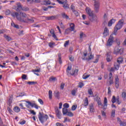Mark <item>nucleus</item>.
<instances>
[{
    "label": "nucleus",
    "mask_w": 126,
    "mask_h": 126,
    "mask_svg": "<svg viewBox=\"0 0 126 126\" xmlns=\"http://www.w3.org/2000/svg\"><path fill=\"white\" fill-rule=\"evenodd\" d=\"M7 110L8 112H9V113H10V114H11V113H12V110H11V108L10 107H7Z\"/></svg>",
    "instance_id": "13d9d810"
},
{
    "label": "nucleus",
    "mask_w": 126,
    "mask_h": 126,
    "mask_svg": "<svg viewBox=\"0 0 126 126\" xmlns=\"http://www.w3.org/2000/svg\"><path fill=\"white\" fill-rule=\"evenodd\" d=\"M123 62H124V58L123 57H119L117 60V63L121 64V63H123Z\"/></svg>",
    "instance_id": "412c9836"
},
{
    "label": "nucleus",
    "mask_w": 126,
    "mask_h": 126,
    "mask_svg": "<svg viewBox=\"0 0 126 126\" xmlns=\"http://www.w3.org/2000/svg\"><path fill=\"white\" fill-rule=\"evenodd\" d=\"M108 28H105L104 31L103 32V34L104 35L105 37H106V36H107V35H108Z\"/></svg>",
    "instance_id": "393cba45"
},
{
    "label": "nucleus",
    "mask_w": 126,
    "mask_h": 126,
    "mask_svg": "<svg viewBox=\"0 0 126 126\" xmlns=\"http://www.w3.org/2000/svg\"><path fill=\"white\" fill-rule=\"evenodd\" d=\"M73 12L74 13V14L76 15V16H78V15H79L78 12L75 10L73 11Z\"/></svg>",
    "instance_id": "4d7b16f0"
},
{
    "label": "nucleus",
    "mask_w": 126,
    "mask_h": 126,
    "mask_svg": "<svg viewBox=\"0 0 126 126\" xmlns=\"http://www.w3.org/2000/svg\"><path fill=\"white\" fill-rule=\"evenodd\" d=\"M88 94L89 95H92V96H93V91H92V89L88 90Z\"/></svg>",
    "instance_id": "c03bdc74"
},
{
    "label": "nucleus",
    "mask_w": 126,
    "mask_h": 126,
    "mask_svg": "<svg viewBox=\"0 0 126 126\" xmlns=\"http://www.w3.org/2000/svg\"><path fill=\"white\" fill-rule=\"evenodd\" d=\"M56 125L57 126H63V124H61L60 123H57Z\"/></svg>",
    "instance_id": "338daca9"
},
{
    "label": "nucleus",
    "mask_w": 126,
    "mask_h": 126,
    "mask_svg": "<svg viewBox=\"0 0 126 126\" xmlns=\"http://www.w3.org/2000/svg\"><path fill=\"white\" fill-rule=\"evenodd\" d=\"M66 115L69 117H73V113H72V112H68Z\"/></svg>",
    "instance_id": "a19ab883"
},
{
    "label": "nucleus",
    "mask_w": 126,
    "mask_h": 126,
    "mask_svg": "<svg viewBox=\"0 0 126 126\" xmlns=\"http://www.w3.org/2000/svg\"><path fill=\"white\" fill-rule=\"evenodd\" d=\"M5 14L6 15H9L10 14V10H6L5 11Z\"/></svg>",
    "instance_id": "bf43d9fd"
},
{
    "label": "nucleus",
    "mask_w": 126,
    "mask_h": 126,
    "mask_svg": "<svg viewBox=\"0 0 126 126\" xmlns=\"http://www.w3.org/2000/svg\"><path fill=\"white\" fill-rule=\"evenodd\" d=\"M84 36H85V34H84L83 32H81L80 33V40H82V38H83V37H84Z\"/></svg>",
    "instance_id": "58836bf2"
},
{
    "label": "nucleus",
    "mask_w": 126,
    "mask_h": 126,
    "mask_svg": "<svg viewBox=\"0 0 126 126\" xmlns=\"http://www.w3.org/2000/svg\"><path fill=\"white\" fill-rule=\"evenodd\" d=\"M62 16L63 18L64 19H68L69 17L65 14V13H62Z\"/></svg>",
    "instance_id": "5701e85b"
},
{
    "label": "nucleus",
    "mask_w": 126,
    "mask_h": 126,
    "mask_svg": "<svg viewBox=\"0 0 126 126\" xmlns=\"http://www.w3.org/2000/svg\"><path fill=\"white\" fill-rule=\"evenodd\" d=\"M38 101L41 105H44V101H43V100H42V99L39 98L38 99Z\"/></svg>",
    "instance_id": "3c124183"
},
{
    "label": "nucleus",
    "mask_w": 126,
    "mask_h": 126,
    "mask_svg": "<svg viewBox=\"0 0 126 126\" xmlns=\"http://www.w3.org/2000/svg\"><path fill=\"white\" fill-rule=\"evenodd\" d=\"M26 103H27V104H28L26 105L27 108H30V106H31V104L32 102H31L29 101H26Z\"/></svg>",
    "instance_id": "473e14b6"
},
{
    "label": "nucleus",
    "mask_w": 126,
    "mask_h": 126,
    "mask_svg": "<svg viewBox=\"0 0 126 126\" xmlns=\"http://www.w3.org/2000/svg\"><path fill=\"white\" fill-rule=\"evenodd\" d=\"M114 65L116 70H119V68H120V65H121V64L116 62L114 63Z\"/></svg>",
    "instance_id": "f3484780"
},
{
    "label": "nucleus",
    "mask_w": 126,
    "mask_h": 126,
    "mask_svg": "<svg viewBox=\"0 0 126 126\" xmlns=\"http://www.w3.org/2000/svg\"><path fill=\"white\" fill-rule=\"evenodd\" d=\"M83 86H84V84H83V83H80L79 85V87L80 88H82V87H83Z\"/></svg>",
    "instance_id": "680f3d73"
},
{
    "label": "nucleus",
    "mask_w": 126,
    "mask_h": 126,
    "mask_svg": "<svg viewBox=\"0 0 126 126\" xmlns=\"http://www.w3.org/2000/svg\"><path fill=\"white\" fill-rule=\"evenodd\" d=\"M69 70H71V66L68 65L67 66V68L66 72L67 73H69Z\"/></svg>",
    "instance_id": "8fccbe9b"
},
{
    "label": "nucleus",
    "mask_w": 126,
    "mask_h": 126,
    "mask_svg": "<svg viewBox=\"0 0 126 126\" xmlns=\"http://www.w3.org/2000/svg\"><path fill=\"white\" fill-rule=\"evenodd\" d=\"M22 79H24V80H27V75L23 74L22 76Z\"/></svg>",
    "instance_id": "de8ad7c7"
},
{
    "label": "nucleus",
    "mask_w": 126,
    "mask_h": 126,
    "mask_svg": "<svg viewBox=\"0 0 126 126\" xmlns=\"http://www.w3.org/2000/svg\"><path fill=\"white\" fill-rule=\"evenodd\" d=\"M55 96L58 99H60V92H55Z\"/></svg>",
    "instance_id": "cd10ccee"
},
{
    "label": "nucleus",
    "mask_w": 126,
    "mask_h": 126,
    "mask_svg": "<svg viewBox=\"0 0 126 126\" xmlns=\"http://www.w3.org/2000/svg\"><path fill=\"white\" fill-rule=\"evenodd\" d=\"M57 79L56 78V77H51L49 78V81H51V82H52V81H53V82H54V81H56V80Z\"/></svg>",
    "instance_id": "c9c22d12"
},
{
    "label": "nucleus",
    "mask_w": 126,
    "mask_h": 126,
    "mask_svg": "<svg viewBox=\"0 0 126 126\" xmlns=\"http://www.w3.org/2000/svg\"><path fill=\"white\" fill-rule=\"evenodd\" d=\"M50 32L51 34H52V37L53 38H54V39H55V40H56L57 41H58V38H57V35H56V34H55V31H54V30L51 29L50 31Z\"/></svg>",
    "instance_id": "4468645a"
},
{
    "label": "nucleus",
    "mask_w": 126,
    "mask_h": 126,
    "mask_svg": "<svg viewBox=\"0 0 126 126\" xmlns=\"http://www.w3.org/2000/svg\"><path fill=\"white\" fill-rule=\"evenodd\" d=\"M61 88L62 90L63 89V88H64V83H62L61 84Z\"/></svg>",
    "instance_id": "774afa93"
},
{
    "label": "nucleus",
    "mask_w": 126,
    "mask_h": 126,
    "mask_svg": "<svg viewBox=\"0 0 126 126\" xmlns=\"http://www.w3.org/2000/svg\"><path fill=\"white\" fill-rule=\"evenodd\" d=\"M122 98H126V91L123 90L122 93Z\"/></svg>",
    "instance_id": "a878e982"
},
{
    "label": "nucleus",
    "mask_w": 126,
    "mask_h": 126,
    "mask_svg": "<svg viewBox=\"0 0 126 126\" xmlns=\"http://www.w3.org/2000/svg\"><path fill=\"white\" fill-rule=\"evenodd\" d=\"M115 87L118 89L119 88V87L120 86V80L119 79V76H115Z\"/></svg>",
    "instance_id": "9b49d317"
},
{
    "label": "nucleus",
    "mask_w": 126,
    "mask_h": 126,
    "mask_svg": "<svg viewBox=\"0 0 126 126\" xmlns=\"http://www.w3.org/2000/svg\"><path fill=\"white\" fill-rule=\"evenodd\" d=\"M17 6L16 8H15V9L16 11L19 12V11H20V9L21 10L22 8V5H21V4L19 2L17 3Z\"/></svg>",
    "instance_id": "ddd939ff"
},
{
    "label": "nucleus",
    "mask_w": 126,
    "mask_h": 126,
    "mask_svg": "<svg viewBox=\"0 0 126 126\" xmlns=\"http://www.w3.org/2000/svg\"><path fill=\"white\" fill-rule=\"evenodd\" d=\"M94 111V106H93V104L90 105V113H93Z\"/></svg>",
    "instance_id": "bb28decb"
},
{
    "label": "nucleus",
    "mask_w": 126,
    "mask_h": 126,
    "mask_svg": "<svg viewBox=\"0 0 126 126\" xmlns=\"http://www.w3.org/2000/svg\"><path fill=\"white\" fill-rule=\"evenodd\" d=\"M103 21L104 24H107L108 23V14L105 13L103 16Z\"/></svg>",
    "instance_id": "2eb2a0df"
},
{
    "label": "nucleus",
    "mask_w": 126,
    "mask_h": 126,
    "mask_svg": "<svg viewBox=\"0 0 126 126\" xmlns=\"http://www.w3.org/2000/svg\"><path fill=\"white\" fill-rule=\"evenodd\" d=\"M44 2H45L46 4H51V1H50V0H44Z\"/></svg>",
    "instance_id": "052dcab7"
},
{
    "label": "nucleus",
    "mask_w": 126,
    "mask_h": 126,
    "mask_svg": "<svg viewBox=\"0 0 126 126\" xmlns=\"http://www.w3.org/2000/svg\"><path fill=\"white\" fill-rule=\"evenodd\" d=\"M21 10H23V11H28V10H29V8L26 7H22Z\"/></svg>",
    "instance_id": "4c0bfd02"
},
{
    "label": "nucleus",
    "mask_w": 126,
    "mask_h": 126,
    "mask_svg": "<svg viewBox=\"0 0 126 126\" xmlns=\"http://www.w3.org/2000/svg\"><path fill=\"white\" fill-rule=\"evenodd\" d=\"M27 83H28V84H29V85H34V84H36V82H33V81H32V82H30V81H29V82H28Z\"/></svg>",
    "instance_id": "603ef678"
},
{
    "label": "nucleus",
    "mask_w": 126,
    "mask_h": 126,
    "mask_svg": "<svg viewBox=\"0 0 126 126\" xmlns=\"http://www.w3.org/2000/svg\"><path fill=\"white\" fill-rule=\"evenodd\" d=\"M124 26V20H120L118 24L115 26V28L117 29V30H120L122 29V28Z\"/></svg>",
    "instance_id": "0eeeda50"
},
{
    "label": "nucleus",
    "mask_w": 126,
    "mask_h": 126,
    "mask_svg": "<svg viewBox=\"0 0 126 126\" xmlns=\"http://www.w3.org/2000/svg\"><path fill=\"white\" fill-rule=\"evenodd\" d=\"M46 20H54L56 19V16H51L49 17H45Z\"/></svg>",
    "instance_id": "dca6fc26"
},
{
    "label": "nucleus",
    "mask_w": 126,
    "mask_h": 126,
    "mask_svg": "<svg viewBox=\"0 0 126 126\" xmlns=\"http://www.w3.org/2000/svg\"><path fill=\"white\" fill-rule=\"evenodd\" d=\"M106 61L107 63H110V62H112V60H113V56L111 52H107L106 54Z\"/></svg>",
    "instance_id": "9d476101"
},
{
    "label": "nucleus",
    "mask_w": 126,
    "mask_h": 126,
    "mask_svg": "<svg viewBox=\"0 0 126 126\" xmlns=\"http://www.w3.org/2000/svg\"><path fill=\"white\" fill-rule=\"evenodd\" d=\"M30 112L31 114H32L34 116H35L36 115V112H35V111H34V110H30Z\"/></svg>",
    "instance_id": "69168bd1"
},
{
    "label": "nucleus",
    "mask_w": 126,
    "mask_h": 126,
    "mask_svg": "<svg viewBox=\"0 0 126 126\" xmlns=\"http://www.w3.org/2000/svg\"><path fill=\"white\" fill-rule=\"evenodd\" d=\"M68 111H67V108H63V115H66V114L67 113Z\"/></svg>",
    "instance_id": "c756f323"
},
{
    "label": "nucleus",
    "mask_w": 126,
    "mask_h": 126,
    "mask_svg": "<svg viewBox=\"0 0 126 126\" xmlns=\"http://www.w3.org/2000/svg\"><path fill=\"white\" fill-rule=\"evenodd\" d=\"M39 121L41 124H44L45 122H47L48 119H49V117L47 114H45L44 116L42 114V113L39 112V115L38 116Z\"/></svg>",
    "instance_id": "7ed1b4c3"
},
{
    "label": "nucleus",
    "mask_w": 126,
    "mask_h": 126,
    "mask_svg": "<svg viewBox=\"0 0 126 126\" xmlns=\"http://www.w3.org/2000/svg\"><path fill=\"white\" fill-rule=\"evenodd\" d=\"M114 42V36H113V34L110 35L109 37V39L107 41L106 46L107 47H111Z\"/></svg>",
    "instance_id": "423d86ee"
},
{
    "label": "nucleus",
    "mask_w": 126,
    "mask_h": 126,
    "mask_svg": "<svg viewBox=\"0 0 126 126\" xmlns=\"http://www.w3.org/2000/svg\"><path fill=\"white\" fill-rule=\"evenodd\" d=\"M12 26L13 27H14L15 28H16L17 29H19V26L18 25H15V24H11Z\"/></svg>",
    "instance_id": "ea45409f"
},
{
    "label": "nucleus",
    "mask_w": 126,
    "mask_h": 126,
    "mask_svg": "<svg viewBox=\"0 0 126 126\" xmlns=\"http://www.w3.org/2000/svg\"><path fill=\"white\" fill-rule=\"evenodd\" d=\"M57 1L60 4L62 5V7L64 9H68L69 8V5L67 3V0H57Z\"/></svg>",
    "instance_id": "20e7f679"
},
{
    "label": "nucleus",
    "mask_w": 126,
    "mask_h": 126,
    "mask_svg": "<svg viewBox=\"0 0 126 126\" xmlns=\"http://www.w3.org/2000/svg\"><path fill=\"white\" fill-rule=\"evenodd\" d=\"M94 11L96 13L99 12V8H100V3L98 1H95L94 3Z\"/></svg>",
    "instance_id": "6e6552de"
},
{
    "label": "nucleus",
    "mask_w": 126,
    "mask_h": 126,
    "mask_svg": "<svg viewBox=\"0 0 126 126\" xmlns=\"http://www.w3.org/2000/svg\"><path fill=\"white\" fill-rule=\"evenodd\" d=\"M90 76V75H86L85 74L84 75H83V79H87V78H88V77H89Z\"/></svg>",
    "instance_id": "79ce46f5"
},
{
    "label": "nucleus",
    "mask_w": 126,
    "mask_h": 126,
    "mask_svg": "<svg viewBox=\"0 0 126 126\" xmlns=\"http://www.w3.org/2000/svg\"><path fill=\"white\" fill-rule=\"evenodd\" d=\"M63 107L66 109H67V108H69V104H68V103H64L63 104Z\"/></svg>",
    "instance_id": "5fc2aeb1"
},
{
    "label": "nucleus",
    "mask_w": 126,
    "mask_h": 126,
    "mask_svg": "<svg viewBox=\"0 0 126 126\" xmlns=\"http://www.w3.org/2000/svg\"><path fill=\"white\" fill-rule=\"evenodd\" d=\"M111 102H112L113 104L116 103V96H115V95L113 96L112 98L111 99Z\"/></svg>",
    "instance_id": "f704fd0d"
},
{
    "label": "nucleus",
    "mask_w": 126,
    "mask_h": 126,
    "mask_svg": "<svg viewBox=\"0 0 126 126\" xmlns=\"http://www.w3.org/2000/svg\"><path fill=\"white\" fill-rule=\"evenodd\" d=\"M86 11L87 14L90 16L89 19L90 21L93 22V21H96L97 20V16L94 15L93 14V11H92L90 8H86Z\"/></svg>",
    "instance_id": "f03ea898"
},
{
    "label": "nucleus",
    "mask_w": 126,
    "mask_h": 126,
    "mask_svg": "<svg viewBox=\"0 0 126 126\" xmlns=\"http://www.w3.org/2000/svg\"><path fill=\"white\" fill-rule=\"evenodd\" d=\"M96 102L98 106L103 107V110H106V109H107V107L108 106V100L107 99V97H104V105L102 104V102H101V99L96 101Z\"/></svg>",
    "instance_id": "39448f33"
},
{
    "label": "nucleus",
    "mask_w": 126,
    "mask_h": 126,
    "mask_svg": "<svg viewBox=\"0 0 126 126\" xmlns=\"http://www.w3.org/2000/svg\"><path fill=\"white\" fill-rule=\"evenodd\" d=\"M83 105L84 106V107H87V106H88V98H85V100H84V104Z\"/></svg>",
    "instance_id": "aec40b11"
},
{
    "label": "nucleus",
    "mask_w": 126,
    "mask_h": 126,
    "mask_svg": "<svg viewBox=\"0 0 126 126\" xmlns=\"http://www.w3.org/2000/svg\"><path fill=\"white\" fill-rule=\"evenodd\" d=\"M26 123V121H25V120H23L22 122L19 123L20 125H25Z\"/></svg>",
    "instance_id": "e2e57ef3"
},
{
    "label": "nucleus",
    "mask_w": 126,
    "mask_h": 126,
    "mask_svg": "<svg viewBox=\"0 0 126 126\" xmlns=\"http://www.w3.org/2000/svg\"><path fill=\"white\" fill-rule=\"evenodd\" d=\"M13 17H16L18 21L23 23H33L34 20L32 18H30L29 15L23 12H20L19 13L17 12H13L11 13Z\"/></svg>",
    "instance_id": "f257e3e1"
},
{
    "label": "nucleus",
    "mask_w": 126,
    "mask_h": 126,
    "mask_svg": "<svg viewBox=\"0 0 126 126\" xmlns=\"http://www.w3.org/2000/svg\"><path fill=\"white\" fill-rule=\"evenodd\" d=\"M4 38H5V39H6V40H7V41H10V40H11V37H10L9 36L7 35L6 34H4Z\"/></svg>",
    "instance_id": "c85d7f7f"
},
{
    "label": "nucleus",
    "mask_w": 126,
    "mask_h": 126,
    "mask_svg": "<svg viewBox=\"0 0 126 126\" xmlns=\"http://www.w3.org/2000/svg\"><path fill=\"white\" fill-rule=\"evenodd\" d=\"M70 32H72V31H71V30H70V28H67L65 31V34H69Z\"/></svg>",
    "instance_id": "7c9ffc66"
},
{
    "label": "nucleus",
    "mask_w": 126,
    "mask_h": 126,
    "mask_svg": "<svg viewBox=\"0 0 126 126\" xmlns=\"http://www.w3.org/2000/svg\"><path fill=\"white\" fill-rule=\"evenodd\" d=\"M71 94L73 96H75V94H76V91L75 90H73L71 91Z\"/></svg>",
    "instance_id": "864d4df0"
},
{
    "label": "nucleus",
    "mask_w": 126,
    "mask_h": 126,
    "mask_svg": "<svg viewBox=\"0 0 126 126\" xmlns=\"http://www.w3.org/2000/svg\"><path fill=\"white\" fill-rule=\"evenodd\" d=\"M8 102L9 107H10L11 106V103H12V98L10 97V98H9V99L8 100Z\"/></svg>",
    "instance_id": "e433bc0d"
},
{
    "label": "nucleus",
    "mask_w": 126,
    "mask_h": 126,
    "mask_svg": "<svg viewBox=\"0 0 126 126\" xmlns=\"http://www.w3.org/2000/svg\"><path fill=\"white\" fill-rule=\"evenodd\" d=\"M56 114L59 120L62 119V112H61V111H60L58 109L56 110Z\"/></svg>",
    "instance_id": "f8f14e48"
},
{
    "label": "nucleus",
    "mask_w": 126,
    "mask_h": 126,
    "mask_svg": "<svg viewBox=\"0 0 126 126\" xmlns=\"http://www.w3.org/2000/svg\"><path fill=\"white\" fill-rule=\"evenodd\" d=\"M76 108H77V105H72L71 107L72 111H75V110H76Z\"/></svg>",
    "instance_id": "49530a36"
},
{
    "label": "nucleus",
    "mask_w": 126,
    "mask_h": 126,
    "mask_svg": "<svg viewBox=\"0 0 126 126\" xmlns=\"http://www.w3.org/2000/svg\"><path fill=\"white\" fill-rule=\"evenodd\" d=\"M118 30H117L116 28H114V31L113 32V34H112V35H118Z\"/></svg>",
    "instance_id": "a18cd8bd"
},
{
    "label": "nucleus",
    "mask_w": 126,
    "mask_h": 126,
    "mask_svg": "<svg viewBox=\"0 0 126 126\" xmlns=\"http://www.w3.org/2000/svg\"><path fill=\"white\" fill-rule=\"evenodd\" d=\"M32 71L33 72H40L41 71V69L33 70Z\"/></svg>",
    "instance_id": "0e129e2a"
},
{
    "label": "nucleus",
    "mask_w": 126,
    "mask_h": 126,
    "mask_svg": "<svg viewBox=\"0 0 126 126\" xmlns=\"http://www.w3.org/2000/svg\"><path fill=\"white\" fill-rule=\"evenodd\" d=\"M116 111L115 110H112V112H111V117L112 118H114L116 115V113H115Z\"/></svg>",
    "instance_id": "37998d69"
},
{
    "label": "nucleus",
    "mask_w": 126,
    "mask_h": 126,
    "mask_svg": "<svg viewBox=\"0 0 126 126\" xmlns=\"http://www.w3.org/2000/svg\"><path fill=\"white\" fill-rule=\"evenodd\" d=\"M69 26V29L71 30V31H74L75 28V25H74L73 23H71L70 24Z\"/></svg>",
    "instance_id": "6ab92c4d"
},
{
    "label": "nucleus",
    "mask_w": 126,
    "mask_h": 126,
    "mask_svg": "<svg viewBox=\"0 0 126 126\" xmlns=\"http://www.w3.org/2000/svg\"><path fill=\"white\" fill-rule=\"evenodd\" d=\"M94 100L96 101L101 99V98L99 97V96H95V97L94 98Z\"/></svg>",
    "instance_id": "6e6d98bb"
},
{
    "label": "nucleus",
    "mask_w": 126,
    "mask_h": 126,
    "mask_svg": "<svg viewBox=\"0 0 126 126\" xmlns=\"http://www.w3.org/2000/svg\"><path fill=\"white\" fill-rule=\"evenodd\" d=\"M69 44V40H67L65 42L64 44V47H67L68 46V44Z\"/></svg>",
    "instance_id": "09e8293b"
},
{
    "label": "nucleus",
    "mask_w": 126,
    "mask_h": 126,
    "mask_svg": "<svg viewBox=\"0 0 126 126\" xmlns=\"http://www.w3.org/2000/svg\"><path fill=\"white\" fill-rule=\"evenodd\" d=\"M115 22H116V20L112 19L111 20H110V21L108 22V26L109 27H111V26H112V24H114V23H115Z\"/></svg>",
    "instance_id": "a211bd4d"
},
{
    "label": "nucleus",
    "mask_w": 126,
    "mask_h": 126,
    "mask_svg": "<svg viewBox=\"0 0 126 126\" xmlns=\"http://www.w3.org/2000/svg\"><path fill=\"white\" fill-rule=\"evenodd\" d=\"M78 72V69H75L74 71L71 72V75H77V73Z\"/></svg>",
    "instance_id": "4be33fe9"
},
{
    "label": "nucleus",
    "mask_w": 126,
    "mask_h": 126,
    "mask_svg": "<svg viewBox=\"0 0 126 126\" xmlns=\"http://www.w3.org/2000/svg\"><path fill=\"white\" fill-rule=\"evenodd\" d=\"M13 110L14 111V112H16V113H19V111H20V108L18 106H16L14 108Z\"/></svg>",
    "instance_id": "b1692460"
},
{
    "label": "nucleus",
    "mask_w": 126,
    "mask_h": 126,
    "mask_svg": "<svg viewBox=\"0 0 126 126\" xmlns=\"http://www.w3.org/2000/svg\"><path fill=\"white\" fill-rule=\"evenodd\" d=\"M52 96H53V92L51 90H49V99H52Z\"/></svg>",
    "instance_id": "72a5a7b5"
},
{
    "label": "nucleus",
    "mask_w": 126,
    "mask_h": 126,
    "mask_svg": "<svg viewBox=\"0 0 126 126\" xmlns=\"http://www.w3.org/2000/svg\"><path fill=\"white\" fill-rule=\"evenodd\" d=\"M61 53H59L58 54L59 62L60 64L63 63L62 61V57H61Z\"/></svg>",
    "instance_id": "2f4dec72"
},
{
    "label": "nucleus",
    "mask_w": 126,
    "mask_h": 126,
    "mask_svg": "<svg viewBox=\"0 0 126 126\" xmlns=\"http://www.w3.org/2000/svg\"><path fill=\"white\" fill-rule=\"evenodd\" d=\"M88 58L85 59V58H82V60H83V61L86 60V61L89 62V61H91V60H93L94 59V54H92V52L89 53L88 54Z\"/></svg>",
    "instance_id": "1a4fd4ad"
}]
</instances>
